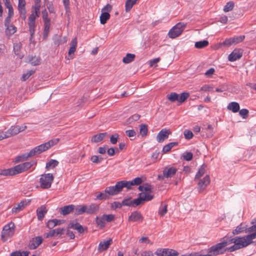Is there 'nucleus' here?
Listing matches in <instances>:
<instances>
[{
  "instance_id": "1",
  "label": "nucleus",
  "mask_w": 256,
  "mask_h": 256,
  "mask_svg": "<svg viewBox=\"0 0 256 256\" xmlns=\"http://www.w3.org/2000/svg\"><path fill=\"white\" fill-rule=\"evenodd\" d=\"M252 223L253 225L248 228V232H252V234L242 237H236V238H232L228 242H227L228 245L234 244V246L239 247H246L252 244V240L256 238V220Z\"/></svg>"
},
{
  "instance_id": "2",
  "label": "nucleus",
  "mask_w": 256,
  "mask_h": 256,
  "mask_svg": "<svg viewBox=\"0 0 256 256\" xmlns=\"http://www.w3.org/2000/svg\"><path fill=\"white\" fill-rule=\"evenodd\" d=\"M142 182V180L140 177H136L132 181L121 180L117 182L114 186L106 188L104 193L109 194L110 196H115L120 192L123 188L130 190L132 186L140 185Z\"/></svg>"
},
{
  "instance_id": "3",
  "label": "nucleus",
  "mask_w": 256,
  "mask_h": 256,
  "mask_svg": "<svg viewBox=\"0 0 256 256\" xmlns=\"http://www.w3.org/2000/svg\"><path fill=\"white\" fill-rule=\"evenodd\" d=\"M32 166V162H26L10 168L1 170L0 175L4 176L16 175L28 170Z\"/></svg>"
},
{
  "instance_id": "4",
  "label": "nucleus",
  "mask_w": 256,
  "mask_h": 256,
  "mask_svg": "<svg viewBox=\"0 0 256 256\" xmlns=\"http://www.w3.org/2000/svg\"><path fill=\"white\" fill-rule=\"evenodd\" d=\"M58 142H59V139H58V138L51 140L44 144H42L38 146H37L34 148L30 150H31L32 152V154L33 156H34L37 154H40L48 150L52 146L57 144Z\"/></svg>"
},
{
  "instance_id": "5",
  "label": "nucleus",
  "mask_w": 256,
  "mask_h": 256,
  "mask_svg": "<svg viewBox=\"0 0 256 256\" xmlns=\"http://www.w3.org/2000/svg\"><path fill=\"white\" fill-rule=\"evenodd\" d=\"M228 246L226 242H222L213 246L208 249V253L207 255L216 256L224 253L226 252V246Z\"/></svg>"
},
{
  "instance_id": "6",
  "label": "nucleus",
  "mask_w": 256,
  "mask_h": 256,
  "mask_svg": "<svg viewBox=\"0 0 256 256\" xmlns=\"http://www.w3.org/2000/svg\"><path fill=\"white\" fill-rule=\"evenodd\" d=\"M186 26V24L184 22H180L178 23L169 31L168 33L169 37L172 38H174L178 36L182 32Z\"/></svg>"
},
{
  "instance_id": "7",
  "label": "nucleus",
  "mask_w": 256,
  "mask_h": 256,
  "mask_svg": "<svg viewBox=\"0 0 256 256\" xmlns=\"http://www.w3.org/2000/svg\"><path fill=\"white\" fill-rule=\"evenodd\" d=\"M14 234V224L13 222H9L6 224L1 232V238L3 241L5 242L8 239L12 237Z\"/></svg>"
},
{
  "instance_id": "8",
  "label": "nucleus",
  "mask_w": 256,
  "mask_h": 256,
  "mask_svg": "<svg viewBox=\"0 0 256 256\" xmlns=\"http://www.w3.org/2000/svg\"><path fill=\"white\" fill-rule=\"evenodd\" d=\"M153 196L152 194H139L138 198L132 200L134 206L143 204L144 202L152 200Z\"/></svg>"
},
{
  "instance_id": "9",
  "label": "nucleus",
  "mask_w": 256,
  "mask_h": 256,
  "mask_svg": "<svg viewBox=\"0 0 256 256\" xmlns=\"http://www.w3.org/2000/svg\"><path fill=\"white\" fill-rule=\"evenodd\" d=\"M112 6L110 4H108L102 9V14L100 16V22L102 24H104L106 21L110 19V14L109 12L111 11Z\"/></svg>"
},
{
  "instance_id": "10",
  "label": "nucleus",
  "mask_w": 256,
  "mask_h": 256,
  "mask_svg": "<svg viewBox=\"0 0 256 256\" xmlns=\"http://www.w3.org/2000/svg\"><path fill=\"white\" fill-rule=\"evenodd\" d=\"M155 255L157 256H178V252L172 249H157L155 252Z\"/></svg>"
},
{
  "instance_id": "11",
  "label": "nucleus",
  "mask_w": 256,
  "mask_h": 256,
  "mask_svg": "<svg viewBox=\"0 0 256 256\" xmlns=\"http://www.w3.org/2000/svg\"><path fill=\"white\" fill-rule=\"evenodd\" d=\"M26 128V126H12L7 131L6 134L8 138L15 136L21 132L24 131Z\"/></svg>"
},
{
  "instance_id": "12",
  "label": "nucleus",
  "mask_w": 256,
  "mask_h": 256,
  "mask_svg": "<svg viewBox=\"0 0 256 256\" xmlns=\"http://www.w3.org/2000/svg\"><path fill=\"white\" fill-rule=\"evenodd\" d=\"M38 17L34 14V12H32L30 16L28 17V28L29 32L30 35V39L34 38V36L35 32V28H36V24H35V20L36 18Z\"/></svg>"
},
{
  "instance_id": "13",
  "label": "nucleus",
  "mask_w": 256,
  "mask_h": 256,
  "mask_svg": "<svg viewBox=\"0 0 256 256\" xmlns=\"http://www.w3.org/2000/svg\"><path fill=\"white\" fill-rule=\"evenodd\" d=\"M209 177H194V182L198 185V188L203 190L209 184Z\"/></svg>"
},
{
  "instance_id": "14",
  "label": "nucleus",
  "mask_w": 256,
  "mask_h": 256,
  "mask_svg": "<svg viewBox=\"0 0 256 256\" xmlns=\"http://www.w3.org/2000/svg\"><path fill=\"white\" fill-rule=\"evenodd\" d=\"M242 50L236 48L228 55V60L230 62L236 61L242 58Z\"/></svg>"
},
{
  "instance_id": "15",
  "label": "nucleus",
  "mask_w": 256,
  "mask_h": 256,
  "mask_svg": "<svg viewBox=\"0 0 256 256\" xmlns=\"http://www.w3.org/2000/svg\"><path fill=\"white\" fill-rule=\"evenodd\" d=\"M143 220L144 217L138 211L132 212L130 216L128 218V222H138L141 223Z\"/></svg>"
},
{
  "instance_id": "16",
  "label": "nucleus",
  "mask_w": 256,
  "mask_h": 256,
  "mask_svg": "<svg viewBox=\"0 0 256 256\" xmlns=\"http://www.w3.org/2000/svg\"><path fill=\"white\" fill-rule=\"evenodd\" d=\"M54 180V177H40V184L42 189H48Z\"/></svg>"
},
{
  "instance_id": "17",
  "label": "nucleus",
  "mask_w": 256,
  "mask_h": 256,
  "mask_svg": "<svg viewBox=\"0 0 256 256\" xmlns=\"http://www.w3.org/2000/svg\"><path fill=\"white\" fill-rule=\"evenodd\" d=\"M65 232V229L64 228H58L48 232L44 234V237L48 238L54 236H58L64 234Z\"/></svg>"
},
{
  "instance_id": "18",
  "label": "nucleus",
  "mask_w": 256,
  "mask_h": 256,
  "mask_svg": "<svg viewBox=\"0 0 256 256\" xmlns=\"http://www.w3.org/2000/svg\"><path fill=\"white\" fill-rule=\"evenodd\" d=\"M31 200H25L21 201V202L18 203V206H14L12 208V212L13 214H17L18 212H20L26 206L30 204V203Z\"/></svg>"
},
{
  "instance_id": "19",
  "label": "nucleus",
  "mask_w": 256,
  "mask_h": 256,
  "mask_svg": "<svg viewBox=\"0 0 256 256\" xmlns=\"http://www.w3.org/2000/svg\"><path fill=\"white\" fill-rule=\"evenodd\" d=\"M172 134L171 132L166 128L162 129L158 134L156 136V140L158 142H163L165 140L167 139L168 136Z\"/></svg>"
},
{
  "instance_id": "20",
  "label": "nucleus",
  "mask_w": 256,
  "mask_h": 256,
  "mask_svg": "<svg viewBox=\"0 0 256 256\" xmlns=\"http://www.w3.org/2000/svg\"><path fill=\"white\" fill-rule=\"evenodd\" d=\"M31 150L28 153L23 154L16 157L14 162L15 164L22 162L28 160V158L34 156Z\"/></svg>"
},
{
  "instance_id": "21",
  "label": "nucleus",
  "mask_w": 256,
  "mask_h": 256,
  "mask_svg": "<svg viewBox=\"0 0 256 256\" xmlns=\"http://www.w3.org/2000/svg\"><path fill=\"white\" fill-rule=\"evenodd\" d=\"M42 243V237L36 236L32 239L29 244V249L34 250Z\"/></svg>"
},
{
  "instance_id": "22",
  "label": "nucleus",
  "mask_w": 256,
  "mask_h": 256,
  "mask_svg": "<svg viewBox=\"0 0 256 256\" xmlns=\"http://www.w3.org/2000/svg\"><path fill=\"white\" fill-rule=\"evenodd\" d=\"M112 244V240L111 238L106 241L102 242L98 244V250L99 252L106 250Z\"/></svg>"
},
{
  "instance_id": "23",
  "label": "nucleus",
  "mask_w": 256,
  "mask_h": 256,
  "mask_svg": "<svg viewBox=\"0 0 256 256\" xmlns=\"http://www.w3.org/2000/svg\"><path fill=\"white\" fill-rule=\"evenodd\" d=\"M138 190L142 192L140 194H152V186L146 183L138 186Z\"/></svg>"
},
{
  "instance_id": "24",
  "label": "nucleus",
  "mask_w": 256,
  "mask_h": 256,
  "mask_svg": "<svg viewBox=\"0 0 256 256\" xmlns=\"http://www.w3.org/2000/svg\"><path fill=\"white\" fill-rule=\"evenodd\" d=\"M64 223V220H58L56 219H54L52 220H50L48 222H46V227L51 230L54 228L55 226H60Z\"/></svg>"
},
{
  "instance_id": "25",
  "label": "nucleus",
  "mask_w": 256,
  "mask_h": 256,
  "mask_svg": "<svg viewBox=\"0 0 256 256\" xmlns=\"http://www.w3.org/2000/svg\"><path fill=\"white\" fill-rule=\"evenodd\" d=\"M73 210H74V205L73 204L64 206L60 208V214L62 216H66L70 214Z\"/></svg>"
},
{
  "instance_id": "26",
  "label": "nucleus",
  "mask_w": 256,
  "mask_h": 256,
  "mask_svg": "<svg viewBox=\"0 0 256 256\" xmlns=\"http://www.w3.org/2000/svg\"><path fill=\"white\" fill-rule=\"evenodd\" d=\"M106 136V132L100 133L98 134L94 135L92 137L91 142L93 143H98V142H100Z\"/></svg>"
},
{
  "instance_id": "27",
  "label": "nucleus",
  "mask_w": 256,
  "mask_h": 256,
  "mask_svg": "<svg viewBox=\"0 0 256 256\" xmlns=\"http://www.w3.org/2000/svg\"><path fill=\"white\" fill-rule=\"evenodd\" d=\"M28 62L32 65L36 66L41 64V58L39 56H28Z\"/></svg>"
},
{
  "instance_id": "28",
  "label": "nucleus",
  "mask_w": 256,
  "mask_h": 256,
  "mask_svg": "<svg viewBox=\"0 0 256 256\" xmlns=\"http://www.w3.org/2000/svg\"><path fill=\"white\" fill-rule=\"evenodd\" d=\"M40 2L41 0H34V4L32 6V12H34L38 17L40 15Z\"/></svg>"
},
{
  "instance_id": "29",
  "label": "nucleus",
  "mask_w": 256,
  "mask_h": 256,
  "mask_svg": "<svg viewBox=\"0 0 256 256\" xmlns=\"http://www.w3.org/2000/svg\"><path fill=\"white\" fill-rule=\"evenodd\" d=\"M98 210V205L92 204L89 206H86V210L88 211V214H94Z\"/></svg>"
},
{
  "instance_id": "30",
  "label": "nucleus",
  "mask_w": 256,
  "mask_h": 256,
  "mask_svg": "<svg viewBox=\"0 0 256 256\" xmlns=\"http://www.w3.org/2000/svg\"><path fill=\"white\" fill-rule=\"evenodd\" d=\"M67 228H72L78 231V233L82 234L84 232V229L82 228V226L79 224L78 222L74 223L73 222H70L68 225V227Z\"/></svg>"
},
{
  "instance_id": "31",
  "label": "nucleus",
  "mask_w": 256,
  "mask_h": 256,
  "mask_svg": "<svg viewBox=\"0 0 256 256\" xmlns=\"http://www.w3.org/2000/svg\"><path fill=\"white\" fill-rule=\"evenodd\" d=\"M37 216H38V220H42L44 216V214H46L47 210L44 206H42L37 209Z\"/></svg>"
},
{
  "instance_id": "32",
  "label": "nucleus",
  "mask_w": 256,
  "mask_h": 256,
  "mask_svg": "<svg viewBox=\"0 0 256 256\" xmlns=\"http://www.w3.org/2000/svg\"><path fill=\"white\" fill-rule=\"evenodd\" d=\"M74 211L76 215H80L84 213L87 214V211L86 210V205L74 206Z\"/></svg>"
},
{
  "instance_id": "33",
  "label": "nucleus",
  "mask_w": 256,
  "mask_h": 256,
  "mask_svg": "<svg viewBox=\"0 0 256 256\" xmlns=\"http://www.w3.org/2000/svg\"><path fill=\"white\" fill-rule=\"evenodd\" d=\"M227 108L236 113L240 110V105L237 102H231L228 104Z\"/></svg>"
},
{
  "instance_id": "34",
  "label": "nucleus",
  "mask_w": 256,
  "mask_h": 256,
  "mask_svg": "<svg viewBox=\"0 0 256 256\" xmlns=\"http://www.w3.org/2000/svg\"><path fill=\"white\" fill-rule=\"evenodd\" d=\"M22 48V44L20 42L14 43V54L20 58L24 56L20 54V50Z\"/></svg>"
},
{
  "instance_id": "35",
  "label": "nucleus",
  "mask_w": 256,
  "mask_h": 256,
  "mask_svg": "<svg viewBox=\"0 0 256 256\" xmlns=\"http://www.w3.org/2000/svg\"><path fill=\"white\" fill-rule=\"evenodd\" d=\"M44 34L43 36L44 38H46L48 36L50 26V20H44Z\"/></svg>"
},
{
  "instance_id": "36",
  "label": "nucleus",
  "mask_w": 256,
  "mask_h": 256,
  "mask_svg": "<svg viewBox=\"0 0 256 256\" xmlns=\"http://www.w3.org/2000/svg\"><path fill=\"white\" fill-rule=\"evenodd\" d=\"M177 169L174 167L166 168L163 170L164 176H170L176 174Z\"/></svg>"
},
{
  "instance_id": "37",
  "label": "nucleus",
  "mask_w": 256,
  "mask_h": 256,
  "mask_svg": "<svg viewBox=\"0 0 256 256\" xmlns=\"http://www.w3.org/2000/svg\"><path fill=\"white\" fill-rule=\"evenodd\" d=\"M70 46L68 51V56H70L72 54H74L76 50V48L77 46V40L76 38H73L70 42Z\"/></svg>"
},
{
  "instance_id": "38",
  "label": "nucleus",
  "mask_w": 256,
  "mask_h": 256,
  "mask_svg": "<svg viewBox=\"0 0 256 256\" xmlns=\"http://www.w3.org/2000/svg\"><path fill=\"white\" fill-rule=\"evenodd\" d=\"M5 26L6 27V34L8 36H11L16 31V28L13 24L8 25Z\"/></svg>"
},
{
  "instance_id": "39",
  "label": "nucleus",
  "mask_w": 256,
  "mask_h": 256,
  "mask_svg": "<svg viewBox=\"0 0 256 256\" xmlns=\"http://www.w3.org/2000/svg\"><path fill=\"white\" fill-rule=\"evenodd\" d=\"M208 170L207 166L205 164H203L199 168L196 176H202L204 174L206 176H209V174L208 172Z\"/></svg>"
},
{
  "instance_id": "40",
  "label": "nucleus",
  "mask_w": 256,
  "mask_h": 256,
  "mask_svg": "<svg viewBox=\"0 0 256 256\" xmlns=\"http://www.w3.org/2000/svg\"><path fill=\"white\" fill-rule=\"evenodd\" d=\"M138 0H126L125 5L126 12H130Z\"/></svg>"
},
{
  "instance_id": "41",
  "label": "nucleus",
  "mask_w": 256,
  "mask_h": 256,
  "mask_svg": "<svg viewBox=\"0 0 256 256\" xmlns=\"http://www.w3.org/2000/svg\"><path fill=\"white\" fill-rule=\"evenodd\" d=\"M135 54H127L126 56L122 59V62L124 64H129L134 60Z\"/></svg>"
},
{
  "instance_id": "42",
  "label": "nucleus",
  "mask_w": 256,
  "mask_h": 256,
  "mask_svg": "<svg viewBox=\"0 0 256 256\" xmlns=\"http://www.w3.org/2000/svg\"><path fill=\"white\" fill-rule=\"evenodd\" d=\"M208 45V42L206 40H200L195 42L194 46L196 48H203Z\"/></svg>"
},
{
  "instance_id": "43",
  "label": "nucleus",
  "mask_w": 256,
  "mask_h": 256,
  "mask_svg": "<svg viewBox=\"0 0 256 256\" xmlns=\"http://www.w3.org/2000/svg\"><path fill=\"white\" fill-rule=\"evenodd\" d=\"M168 212V205L165 204H160V206L159 211H158V214H159L160 216H163L166 214Z\"/></svg>"
},
{
  "instance_id": "44",
  "label": "nucleus",
  "mask_w": 256,
  "mask_h": 256,
  "mask_svg": "<svg viewBox=\"0 0 256 256\" xmlns=\"http://www.w3.org/2000/svg\"><path fill=\"white\" fill-rule=\"evenodd\" d=\"M178 144V142H172L165 145L162 148L163 152L166 153L168 152L174 146H177Z\"/></svg>"
},
{
  "instance_id": "45",
  "label": "nucleus",
  "mask_w": 256,
  "mask_h": 256,
  "mask_svg": "<svg viewBox=\"0 0 256 256\" xmlns=\"http://www.w3.org/2000/svg\"><path fill=\"white\" fill-rule=\"evenodd\" d=\"M171 177H158L157 178V182L159 183L160 185L163 186L164 184H169L170 182V178Z\"/></svg>"
},
{
  "instance_id": "46",
  "label": "nucleus",
  "mask_w": 256,
  "mask_h": 256,
  "mask_svg": "<svg viewBox=\"0 0 256 256\" xmlns=\"http://www.w3.org/2000/svg\"><path fill=\"white\" fill-rule=\"evenodd\" d=\"M99 219L110 222L114 220V215L112 214H102V217H99Z\"/></svg>"
},
{
  "instance_id": "47",
  "label": "nucleus",
  "mask_w": 256,
  "mask_h": 256,
  "mask_svg": "<svg viewBox=\"0 0 256 256\" xmlns=\"http://www.w3.org/2000/svg\"><path fill=\"white\" fill-rule=\"evenodd\" d=\"M58 164V162L54 160H50L46 164V168L50 169L54 168Z\"/></svg>"
},
{
  "instance_id": "48",
  "label": "nucleus",
  "mask_w": 256,
  "mask_h": 256,
  "mask_svg": "<svg viewBox=\"0 0 256 256\" xmlns=\"http://www.w3.org/2000/svg\"><path fill=\"white\" fill-rule=\"evenodd\" d=\"M167 98L171 102H178V94L176 92H171L167 96Z\"/></svg>"
},
{
  "instance_id": "49",
  "label": "nucleus",
  "mask_w": 256,
  "mask_h": 256,
  "mask_svg": "<svg viewBox=\"0 0 256 256\" xmlns=\"http://www.w3.org/2000/svg\"><path fill=\"white\" fill-rule=\"evenodd\" d=\"M140 133L142 136H146L148 133V126L145 124H140Z\"/></svg>"
},
{
  "instance_id": "50",
  "label": "nucleus",
  "mask_w": 256,
  "mask_h": 256,
  "mask_svg": "<svg viewBox=\"0 0 256 256\" xmlns=\"http://www.w3.org/2000/svg\"><path fill=\"white\" fill-rule=\"evenodd\" d=\"M30 252L28 251H24L21 252L20 250H16L10 254V256H28Z\"/></svg>"
},
{
  "instance_id": "51",
  "label": "nucleus",
  "mask_w": 256,
  "mask_h": 256,
  "mask_svg": "<svg viewBox=\"0 0 256 256\" xmlns=\"http://www.w3.org/2000/svg\"><path fill=\"white\" fill-rule=\"evenodd\" d=\"M190 96L188 92H182L180 96L178 95V102L182 104Z\"/></svg>"
},
{
  "instance_id": "52",
  "label": "nucleus",
  "mask_w": 256,
  "mask_h": 256,
  "mask_svg": "<svg viewBox=\"0 0 256 256\" xmlns=\"http://www.w3.org/2000/svg\"><path fill=\"white\" fill-rule=\"evenodd\" d=\"M96 194H98V195L96 196V199L99 200H106L108 198V196H112L106 193L98 192Z\"/></svg>"
},
{
  "instance_id": "53",
  "label": "nucleus",
  "mask_w": 256,
  "mask_h": 256,
  "mask_svg": "<svg viewBox=\"0 0 256 256\" xmlns=\"http://www.w3.org/2000/svg\"><path fill=\"white\" fill-rule=\"evenodd\" d=\"M106 222V220L99 219L98 216L96 217V226H98V228L100 229H102L105 227Z\"/></svg>"
},
{
  "instance_id": "54",
  "label": "nucleus",
  "mask_w": 256,
  "mask_h": 256,
  "mask_svg": "<svg viewBox=\"0 0 256 256\" xmlns=\"http://www.w3.org/2000/svg\"><path fill=\"white\" fill-rule=\"evenodd\" d=\"M18 10L20 14V18L23 20H25L26 19V8H18Z\"/></svg>"
},
{
  "instance_id": "55",
  "label": "nucleus",
  "mask_w": 256,
  "mask_h": 256,
  "mask_svg": "<svg viewBox=\"0 0 256 256\" xmlns=\"http://www.w3.org/2000/svg\"><path fill=\"white\" fill-rule=\"evenodd\" d=\"M234 8V2H229L226 3L224 8V12H228L233 10Z\"/></svg>"
},
{
  "instance_id": "56",
  "label": "nucleus",
  "mask_w": 256,
  "mask_h": 256,
  "mask_svg": "<svg viewBox=\"0 0 256 256\" xmlns=\"http://www.w3.org/2000/svg\"><path fill=\"white\" fill-rule=\"evenodd\" d=\"M244 38V36H240L232 38V39L234 44H237L242 42Z\"/></svg>"
},
{
  "instance_id": "57",
  "label": "nucleus",
  "mask_w": 256,
  "mask_h": 256,
  "mask_svg": "<svg viewBox=\"0 0 256 256\" xmlns=\"http://www.w3.org/2000/svg\"><path fill=\"white\" fill-rule=\"evenodd\" d=\"M120 204H124V206H134L132 202L131 198H125L123 199Z\"/></svg>"
},
{
  "instance_id": "58",
  "label": "nucleus",
  "mask_w": 256,
  "mask_h": 256,
  "mask_svg": "<svg viewBox=\"0 0 256 256\" xmlns=\"http://www.w3.org/2000/svg\"><path fill=\"white\" fill-rule=\"evenodd\" d=\"M184 138L186 140H190L192 138L194 134L192 131L186 130L184 132Z\"/></svg>"
},
{
  "instance_id": "59",
  "label": "nucleus",
  "mask_w": 256,
  "mask_h": 256,
  "mask_svg": "<svg viewBox=\"0 0 256 256\" xmlns=\"http://www.w3.org/2000/svg\"><path fill=\"white\" fill-rule=\"evenodd\" d=\"M34 72V70H28L26 73L23 74L22 77V81H25L28 80L30 76H32Z\"/></svg>"
},
{
  "instance_id": "60",
  "label": "nucleus",
  "mask_w": 256,
  "mask_h": 256,
  "mask_svg": "<svg viewBox=\"0 0 256 256\" xmlns=\"http://www.w3.org/2000/svg\"><path fill=\"white\" fill-rule=\"evenodd\" d=\"M102 160L101 156H93L91 157L90 160L94 163L98 164L100 163Z\"/></svg>"
},
{
  "instance_id": "61",
  "label": "nucleus",
  "mask_w": 256,
  "mask_h": 256,
  "mask_svg": "<svg viewBox=\"0 0 256 256\" xmlns=\"http://www.w3.org/2000/svg\"><path fill=\"white\" fill-rule=\"evenodd\" d=\"M248 110L246 108H243L239 110L240 115L244 118H246L248 116Z\"/></svg>"
},
{
  "instance_id": "62",
  "label": "nucleus",
  "mask_w": 256,
  "mask_h": 256,
  "mask_svg": "<svg viewBox=\"0 0 256 256\" xmlns=\"http://www.w3.org/2000/svg\"><path fill=\"white\" fill-rule=\"evenodd\" d=\"M233 44H234L232 42V38H226L223 42L220 44V46H230Z\"/></svg>"
},
{
  "instance_id": "63",
  "label": "nucleus",
  "mask_w": 256,
  "mask_h": 256,
  "mask_svg": "<svg viewBox=\"0 0 256 256\" xmlns=\"http://www.w3.org/2000/svg\"><path fill=\"white\" fill-rule=\"evenodd\" d=\"M122 206H124V204H120V202H114L111 204V208L113 210L120 208Z\"/></svg>"
},
{
  "instance_id": "64",
  "label": "nucleus",
  "mask_w": 256,
  "mask_h": 256,
  "mask_svg": "<svg viewBox=\"0 0 256 256\" xmlns=\"http://www.w3.org/2000/svg\"><path fill=\"white\" fill-rule=\"evenodd\" d=\"M193 154L191 152H187L184 154L183 157L184 160L190 161L192 160Z\"/></svg>"
}]
</instances>
